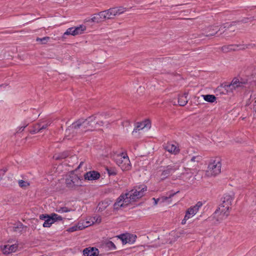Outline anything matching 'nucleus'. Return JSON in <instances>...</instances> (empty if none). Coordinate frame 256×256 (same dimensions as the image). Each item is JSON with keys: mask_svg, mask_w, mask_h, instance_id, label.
I'll return each instance as SVG.
<instances>
[{"mask_svg": "<svg viewBox=\"0 0 256 256\" xmlns=\"http://www.w3.org/2000/svg\"><path fill=\"white\" fill-rule=\"evenodd\" d=\"M87 131H89L86 119L80 118L74 122L66 130V136L70 139L77 134H82Z\"/></svg>", "mask_w": 256, "mask_h": 256, "instance_id": "obj_1", "label": "nucleus"}, {"mask_svg": "<svg viewBox=\"0 0 256 256\" xmlns=\"http://www.w3.org/2000/svg\"><path fill=\"white\" fill-rule=\"evenodd\" d=\"M105 115L102 114H97L91 116L86 119L89 131H92L96 128H98L104 124V119Z\"/></svg>", "mask_w": 256, "mask_h": 256, "instance_id": "obj_2", "label": "nucleus"}, {"mask_svg": "<svg viewBox=\"0 0 256 256\" xmlns=\"http://www.w3.org/2000/svg\"><path fill=\"white\" fill-rule=\"evenodd\" d=\"M147 190V186H136L129 192L125 194L127 197L126 200L130 203L132 202H136L137 200L141 198L145 194Z\"/></svg>", "mask_w": 256, "mask_h": 256, "instance_id": "obj_3", "label": "nucleus"}, {"mask_svg": "<svg viewBox=\"0 0 256 256\" xmlns=\"http://www.w3.org/2000/svg\"><path fill=\"white\" fill-rule=\"evenodd\" d=\"M82 179L73 172L66 176V184L67 188L70 189H75L76 188L82 186Z\"/></svg>", "mask_w": 256, "mask_h": 256, "instance_id": "obj_4", "label": "nucleus"}, {"mask_svg": "<svg viewBox=\"0 0 256 256\" xmlns=\"http://www.w3.org/2000/svg\"><path fill=\"white\" fill-rule=\"evenodd\" d=\"M114 160L122 170L130 169V162L127 155H123V154H117L114 156Z\"/></svg>", "mask_w": 256, "mask_h": 256, "instance_id": "obj_5", "label": "nucleus"}, {"mask_svg": "<svg viewBox=\"0 0 256 256\" xmlns=\"http://www.w3.org/2000/svg\"><path fill=\"white\" fill-rule=\"evenodd\" d=\"M222 164L218 159L212 161L208 164L206 171L208 176H216L221 172Z\"/></svg>", "mask_w": 256, "mask_h": 256, "instance_id": "obj_6", "label": "nucleus"}, {"mask_svg": "<svg viewBox=\"0 0 256 256\" xmlns=\"http://www.w3.org/2000/svg\"><path fill=\"white\" fill-rule=\"evenodd\" d=\"M186 158L188 160L187 166L188 168L194 170L196 168L198 163L202 160V156L200 155H192V154H190L186 156Z\"/></svg>", "mask_w": 256, "mask_h": 256, "instance_id": "obj_7", "label": "nucleus"}, {"mask_svg": "<svg viewBox=\"0 0 256 256\" xmlns=\"http://www.w3.org/2000/svg\"><path fill=\"white\" fill-rule=\"evenodd\" d=\"M255 46L254 44H229L224 46L221 48L222 51L224 53H227L232 51H236L240 50H244L250 46Z\"/></svg>", "mask_w": 256, "mask_h": 256, "instance_id": "obj_8", "label": "nucleus"}, {"mask_svg": "<svg viewBox=\"0 0 256 256\" xmlns=\"http://www.w3.org/2000/svg\"><path fill=\"white\" fill-rule=\"evenodd\" d=\"M116 237L122 240L123 244H132L136 241V236L128 233L120 234Z\"/></svg>", "mask_w": 256, "mask_h": 256, "instance_id": "obj_9", "label": "nucleus"}, {"mask_svg": "<svg viewBox=\"0 0 256 256\" xmlns=\"http://www.w3.org/2000/svg\"><path fill=\"white\" fill-rule=\"evenodd\" d=\"M178 168L175 166H168L165 170H162L160 174L161 180H164L168 178L172 173L174 172Z\"/></svg>", "mask_w": 256, "mask_h": 256, "instance_id": "obj_10", "label": "nucleus"}, {"mask_svg": "<svg viewBox=\"0 0 256 256\" xmlns=\"http://www.w3.org/2000/svg\"><path fill=\"white\" fill-rule=\"evenodd\" d=\"M126 199L127 197H126L125 194H121L114 204V209L118 210L120 207H122L124 205H128L130 204L129 202H127Z\"/></svg>", "mask_w": 256, "mask_h": 256, "instance_id": "obj_11", "label": "nucleus"}, {"mask_svg": "<svg viewBox=\"0 0 256 256\" xmlns=\"http://www.w3.org/2000/svg\"><path fill=\"white\" fill-rule=\"evenodd\" d=\"M230 208H226L224 205L221 204L218 209L215 211V214L218 216H220V218H226L229 214V210Z\"/></svg>", "mask_w": 256, "mask_h": 256, "instance_id": "obj_12", "label": "nucleus"}, {"mask_svg": "<svg viewBox=\"0 0 256 256\" xmlns=\"http://www.w3.org/2000/svg\"><path fill=\"white\" fill-rule=\"evenodd\" d=\"M218 26H211L209 28H208V31L206 32L204 34H203L206 36H214L218 32L222 30V28H226V26H220L219 28Z\"/></svg>", "mask_w": 256, "mask_h": 256, "instance_id": "obj_13", "label": "nucleus"}, {"mask_svg": "<svg viewBox=\"0 0 256 256\" xmlns=\"http://www.w3.org/2000/svg\"><path fill=\"white\" fill-rule=\"evenodd\" d=\"M151 122L150 120L147 119L144 121L140 122H137L136 124L135 128H134L132 133L136 132L137 130H142L144 128H150Z\"/></svg>", "mask_w": 256, "mask_h": 256, "instance_id": "obj_14", "label": "nucleus"}, {"mask_svg": "<svg viewBox=\"0 0 256 256\" xmlns=\"http://www.w3.org/2000/svg\"><path fill=\"white\" fill-rule=\"evenodd\" d=\"M234 198V194H224L223 198H222V204H224V206H226V208H230Z\"/></svg>", "mask_w": 256, "mask_h": 256, "instance_id": "obj_15", "label": "nucleus"}, {"mask_svg": "<svg viewBox=\"0 0 256 256\" xmlns=\"http://www.w3.org/2000/svg\"><path fill=\"white\" fill-rule=\"evenodd\" d=\"M106 12L104 11L100 12L98 14H94L92 18L90 19L92 22L98 23L104 22L106 20Z\"/></svg>", "mask_w": 256, "mask_h": 256, "instance_id": "obj_16", "label": "nucleus"}, {"mask_svg": "<svg viewBox=\"0 0 256 256\" xmlns=\"http://www.w3.org/2000/svg\"><path fill=\"white\" fill-rule=\"evenodd\" d=\"M84 177L86 180H96L100 178V174L99 172L96 171H90L86 173Z\"/></svg>", "mask_w": 256, "mask_h": 256, "instance_id": "obj_17", "label": "nucleus"}, {"mask_svg": "<svg viewBox=\"0 0 256 256\" xmlns=\"http://www.w3.org/2000/svg\"><path fill=\"white\" fill-rule=\"evenodd\" d=\"M164 147L166 150L171 154H176L179 152V149L174 144L168 143Z\"/></svg>", "mask_w": 256, "mask_h": 256, "instance_id": "obj_18", "label": "nucleus"}, {"mask_svg": "<svg viewBox=\"0 0 256 256\" xmlns=\"http://www.w3.org/2000/svg\"><path fill=\"white\" fill-rule=\"evenodd\" d=\"M18 245L16 244L12 245H5L2 249L4 254H9L12 252H15L18 248Z\"/></svg>", "mask_w": 256, "mask_h": 256, "instance_id": "obj_19", "label": "nucleus"}, {"mask_svg": "<svg viewBox=\"0 0 256 256\" xmlns=\"http://www.w3.org/2000/svg\"><path fill=\"white\" fill-rule=\"evenodd\" d=\"M188 93L186 92L182 95H179L178 98V103L180 106H184L188 103Z\"/></svg>", "mask_w": 256, "mask_h": 256, "instance_id": "obj_20", "label": "nucleus"}, {"mask_svg": "<svg viewBox=\"0 0 256 256\" xmlns=\"http://www.w3.org/2000/svg\"><path fill=\"white\" fill-rule=\"evenodd\" d=\"M220 88H224V90L226 91L224 92V91H222V92L223 94H228L230 92H232L234 89H233V86H232V83L228 84H221Z\"/></svg>", "mask_w": 256, "mask_h": 256, "instance_id": "obj_21", "label": "nucleus"}, {"mask_svg": "<svg viewBox=\"0 0 256 256\" xmlns=\"http://www.w3.org/2000/svg\"><path fill=\"white\" fill-rule=\"evenodd\" d=\"M104 12H106V20L108 19H112L115 16H116V10H114V8H110L108 10H104Z\"/></svg>", "mask_w": 256, "mask_h": 256, "instance_id": "obj_22", "label": "nucleus"}, {"mask_svg": "<svg viewBox=\"0 0 256 256\" xmlns=\"http://www.w3.org/2000/svg\"><path fill=\"white\" fill-rule=\"evenodd\" d=\"M232 86H233V89L236 90L238 88H243L242 82H240L238 77H235L233 78L232 82Z\"/></svg>", "mask_w": 256, "mask_h": 256, "instance_id": "obj_23", "label": "nucleus"}, {"mask_svg": "<svg viewBox=\"0 0 256 256\" xmlns=\"http://www.w3.org/2000/svg\"><path fill=\"white\" fill-rule=\"evenodd\" d=\"M87 226H83L82 224L78 223L76 225H74L72 226L69 228L67 230L68 232H74L78 230H82L83 228H84Z\"/></svg>", "mask_w": 256, "mask_h": 256, "instance_id": "obj_24", "label": "nucleus"}, {"mask_svg": "<svg viewBox=\"0 0 256 256\" xmlns=\"http://www.w3.org/2000/svg\"><path fill=\"white\" fill-rule=\"evenodd\" d=\"M69 156V152L65 151L61 153L56 154L54 156V158L56 160H60L65 158Z\"/></svg>", "mask_w": 256, "mask_h": 256, "instance_id": "obj_25", "label": "nucleus"}, {"mask_svg": "<svg viewBox=\"0 0 256 256\" xmlns=\"http://www.w3.org/2000/svg\"><path fill=\"white\" fill-rule=\"evenodd\" d=\"M108 205L109 204L108 201L104 200L100 202L98 206V210L100 212L104 210L108 206Z\"/></svg>", "mask_w": 256, "mask_h": 256, "instance_id": "obj_26", "label": "nucleus"}, {"mask_svg": "<svg viewBox=\"0 0 256 256\" xmlns=\"http://www.w3.org/2000/svg\"><path fill=\"white\" fill-rule=\"evenodd\" d=\"M26 226H24L21 222H19L16 226H14V230L16 232H22L24 228L26 229Z\"/></svg>", "mask_w": 256, "mask_h": 256, "instance_id": "obj_27", "label": "nucleus"}, {"mask_svg": "<svg viewBox=\"0 0 256 256\" xmlns=\"http://www.w3.org/2000/svg\"><path fill=\"white\" fill-rule=\"evenodd\" d=\"M204 97V100L210 102H214L216 100V97L212 94H206V95H202Z\"/></svg>", "mask_w": 256, "mask_h": 256, "instance_id": "obj_28", "label": "nucleus"}, {"mask_svg": "<svg viewBox=\"0 0 256 256\" xmlns=\"http://www.w3.org/2000/svg\"><path fill=\"white\" fill-rule=\"evenodd\" d=\"M48 126V124H46L42 126H41L40 124H38L34 126V130L33 132L34 133L38 132L46 128Z\"/></svg>", "mask_w": 256, "mask_h": 256, "instance_id": "obj_29", "label": "nucleus"}, {"mask_svg": "<svg viewBox=\"0 0 256 256\" xmlns=\"http://www.w3.org/2000/svg\"><path fill=\"white\" fill-rule=\"evenodd\" d=\"M76 35L82 34L86 30V26L84 25H80L78 26L74 27Z\"/></svg>", "mask_w": 256, "mask_h": 256, "instance_id": "obj_30", "label": "nucleus"}, {"mask_svg": "<svg viewBox=\"0 0 256 256\" xmlns=\"http://www.w3.org/2000/svg\"><path fill=\"white\" fill-rule=\"evenodd\" d=\"M52 224H54V221L52 218H50V216L45 220L43 224V226L44 228H50Z\"/></svg>", "mask_w": 256, "mask_h": 256, "instance_id": "obj_31", "label": "nucleus"}, {"mask_svg": "<svg viewBox=\"0 0 256 256\" xmlns=\"http://www.w3.org/2000/svg\"><path fill=\"white\" fill-rule=\"evenodd\" d=\"M105 246L110 250H115L116 248L115 244L112 241L108 240L105 242Z\"/></svg>", "mask_w": 256, "mask_h": 256, "instance_id": "obj_32", "label": "nucleus"}, {"mask_svg": "<svg viewBox=\"0 0 256 256\" xmlns=\"http://www.w3.org/2000/svg\"><path fill=\"white\" fill-rule=\"evenodd\" d=\"M18 184L19 186L22 188H26L30 186L29 182L22 180H19L18 181Z\"/></svg>", "mask_w": 256, "mask_h": 256, "instance_id": "obj_33", "label": "nucleus"}, {"mask_svg": "<svg viewBox=\"0 0 256 256\" xmlns=\"http://www.w3.org/2000/svg\"><path fill=\"white\" fill-rule=\"evenodd\" d=\"M106 170L109 176H114L117 174V171L114 168L106 167Z\"/></svg>", "mask_w": 256, "mask_h": 256, "instance_id": "obj_34", "label": "nucleus"}, {"mask_svg": "<svg viewBox=\"0 0 256 256\" xmlns=\"http://www.w3.org/2000/svg\"><path fill=\"white\" fill-rule=\"evenodd\" d=\"M50 38L48 36H45L42 38H37L36 41L38 42H40L41 44H46L50 40Z\"/></svg>", "mask_w": 256, "mask_h": 256, "instance_id": "obj_35", "label": "nucleus"}, {"mask_svg": "<svg viewBox=\"0 0 256 256\" xmlns=\"http://www.w3.org/2000/svg\"><path fill=\"white\" fill-rule=\"evenodd\" d=\"M50 218H52L54 223L56 221L62 220V218L61 216L54 213L51 214Z\"/></svg>", "mask_w": 256, "mask_h": 256, "instance_id": "obj_36", "label": "nucleus"}, {"mask_svg": "<svg viewBox=\"0 0 256 256\" xmlns=\"http://www.w3.org/2000/svg\"><path fill=\"white\" fill-rule=\"evenodd\" d=\"M74 30V27L70 28L64 32V34H66V35L70 34L72 36H76V33H75V30Z\"/></svg>", "mask_w": 256, "mask_h": 256, "instance_id": "obj_37", "label": "nucleus"}, {"mask_svg": "<svg viewBox=\"0 0 256 256\" xmlns=\"http://www.w3.org/2000/svg\"><path fill=\"white\" fill-rule=\"evenodd\" d=\"M114 10H116V16H118L126 11V8H124L123 7H119V8H114Z\"/></svg>", "mask_w": 256, "mask_h": 256, "instance_id": "obj_38", "label": "nucleus"}, {"mask_svg": "<svg viewBox=\"0 0 256 256\" xmlns=\"http://www.w3.org/2000/svg\"><path fill=\"white\" fill-rule=\"evenodd\" d=\"M186 212H187L188 214L190 216H193L197 212L196 211L194 210V208H192V207H190L189 208H188Z\"/></svg>", "mask_w": 256, "mask_h": 256, "instance_id": "obj_39", "label": "nucleus"}, {"mask_svg": "<svg viewBox=\"0 0 256 256\" xmlns=\"http://www.w3.org/2000/svg\"><path fill=\"white\" fill-rule=\"evenodd\" d=\"M202 206V202H198L192 208L196 212L198 210L199 208Z\"/></svg>", "mask_w": 256, "mask_h": 256, "instance_id": "obj_40", "label": "nucleus"}, {"mask_svg": "<svg viewBox=\"0 0 256 256\" xmlns=\"http://www.w3.org/2000/svg\"><path fill=\"white\" fill-rule=\"evenodd\" d=\"M70 210L66 207H61L58 210H57L58 212H70Z\"/></svg>", "mask_w": 256, "mask_h": 256, "instance_id": "obj_41", "label": "nucleus"}, {"mask_svg": "<svg viewBox=\"0 0 256 256\" xmlns=\"http://www.w3.org/2000/svg\"><path fill=\"white\" fill-rule=\"evenodd\" d=\"M180 191L178 190L176 192H170V194L168 195V196L164 197V200H167L168 198H171L172 197L174 196L178 193Z\"/></svg>", "mask_w": 256, "mask_h": 256, "instance_id": "obj_42", "label": "nucleus"}, {"mask_svg": "<svg viewBox=\"0 0 256 256\" xmlns=\"http://www.w3.org/2000/svg\"><path fill=\"white\" fill-rule=\"evenodd\" d=\"M187 233L184 230H181L177 232V236H180L182 235L185 234Z\"/></svg>", "mask_w": 256, "mask_h": 256, "instance_id": "obj_43", "label": "nucleus"}, {"mask_svg": "<svg viewBox=\"0 0 256 256\" xmlns=\"http://www.w3.org/2000/svg\"><path fill=\"white\" fill-rule=\"evenodd\" d=\"M50 216L47 214H40V219L42 220H46L47 218H48Z\"/></svg>", "mask_w": 256, "mask_h": 256, "instance_id": "obj_44", "label": "nucleus"}, {"mask_svg": "<svg viewBox=\"0 0 256 256\" xmlns=\"http://www.w3.org/2000/svg\"><path fill=\"white\" fill-rule=\"evenodd\" d=\"M238 80L240 82H244V84H242V86H244L248 84V80L247 79H244L242 78H238Z\"/></svg>", "mask_w": 256, "mask_h": 256, "instance_id": "obj_45", "label": "nucleus"}, {"mask_svg": "<svg viewBox=\"0 0 256 256\" xmlns=\"http://www.w3.org/2000/svg\"><path fill=\"white\" fill-rule=\"evenodd\" d=\"M190 216H191L190 215H189L188 214L187 212H186L184 218L188 220V218H190Z\"/></svg>", "mask_w": 256, "mask_h": 256, "instance_id": "obj_46", "label": "nucleus"}, {"mask_svg": "<svg viewBox=\"0 0 256 256\" xmlns=\"http://www.w3.org/2000/svg\"><path fill=\"white\" fill-rule=\"evenodd\" d=\"M152 200H154V205L157 204H158V200H160V199H159V198H157V199H156V198H152Z\"/></svg>", "mask_w": 256, "mask_h": 256, "instance_id": "obj_47", "label": "nucleus"}, {"mask_svg": "<svg viewBox=\"0 0 256 256\" xmlns=\"http://www.w3.org/2000/svg\"><path fill=\"white\" fill-rule=\"evenodd\" d=\"M254 109L256 112V100L254 102Z\"/></svg>", "mask_w": 256, "mask_h": 256, "instance_id": "obj_48", "label": "nucleus"}, {"mask_svg": "<svg viewBox=\"0 0 256 256\" xmlns=\"http://www.w3.org/2000/svg\"><path fill=\"white\" fill-rule=\"evenodd\" d=\"M187 220L185 219V218H184L182 221V224H186V222Z\"/></svg>", "mask_w": 256, "mask_h": 256, "instance_id": "obj_49", "label": "nucleus"}, {"mask_svg": "<svg viewBox=\"0 0 256 256\" xmlns=\"http://www.w3.org/2000/svg\"><path fill=\"white\" fill-rule=\"evenodd\" d=\"M26 126L20 127L19 129V131H21V132L23 131L24 130V128L26 127Z\"/></svg>", "mask_w": 256, "mask_h": 256, "instance_id": "obj_50", "label": "nucleus"}, {"mask_svg": "<svg viewBox=\"0 0 256 256\" xmlns=\"http://www.w3.org/2000/svg\"><path fill=\"white\" fill-rule=\"evenodd\" d=\"M2 171L3 172V174H2V175H4L5 172L7 171V169L6 168V169H3V170H0V172H2Z\"/></svg>", "mask_w": 256, "mask_h": 256, "instance_id": "obj_51", "label": "nucleus"}, {"mask_svg": "<svg viewBox=\"0 0 256 256\" xmlns=\"http://www.w3.org/2000/svg\"><path fill=\"white\" fill-rule=\"evenodd\" d=\"M82 163H83L82 162H80V164L79 165V166H78V167H80V166L82 164Z\"/></svg>", "mask_w": 256, "mask_h": 256, "instance_id": "obj_52", "label": "nucleus"}, {"mask_svg": "<svg viewBox=\"0 0 256 256\" xmlns=\"http://www.w3.org/2000/svg\"><path fill=\"white\" fill-rule=\"evenodd\" d=\"M101 219H100L98 222H100Z\"/></svg>", "mask_w": 256, "mask_h": 256, "instance_id": "obj_53", "label": "nucleus"}]
</instances>
